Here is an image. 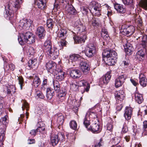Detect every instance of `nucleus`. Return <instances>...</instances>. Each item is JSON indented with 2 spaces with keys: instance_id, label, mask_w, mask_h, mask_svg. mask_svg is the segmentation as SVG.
I'll return each instance as SVG.
<instances>
[{
  "instance_id": "obj_33",
  "label": "nucleus",
  "mask_w": 147,
  "mask_h": 147,
  "mask_svg": "<svg viewBox=\"0 0 147 147\" xmlns=\"http://www.w3.org/2000/svg\"><path fill=\"white\" fill-rule=\"evenodd\" d=\"M101 9V7H100L95 9H94L90 10V11L92 13V14L93 16H94V15L95 16L99 17L101 15L100 13Z\"/></svg>"
},
{
  "instance_id": "obj_25",
  "label": "nucleus",
  "mask_w": 147,
  "mask_h": 147,
  "mask_svg": "<svg viewBox=\"0 0 147 147\" xmlns=\"http://www.w3.org/2000/svg\"><path fill=\"white\" fill-rule=\"evenodd\" d=\"M46 67L47 69L55 70L56 68V64L53 61L50 60L46 63Z\"/></svg>"
},
{
  "instance_id": "obj_48",
  "label": "nucleus",
  "mask_w": 147,
  "mask_h": 147,
  "mask_svg": "<svg viewBox=\"0 0 147 147\" xmlns=\"http://www.w3.org/2000/svg\"><path fill=\"white\" fill-rule=\"evenodd\" d=\"M36 95L38 96V97L40 98L43 99L44 98L45 96L39 90L36 91Z\"/></svg>"
},
{
  "instance_id": "obj_17",
  "label": "nucleus",
  "mask_w": 147,
  "mask_h": 147,
  "mask_svg": "<svg viewBox=\"0 0 147 147\" xmlns=\"http://www.w3.org/2000/svg\"><path fill=\"white\" fill-rule=\"evenodd\" d=\"M114 7L118 13H123L126 11L125 6L122 4L115 3L114 5Z\"/></svg>"
},
{
  "instance_id": "obj_41",
  "label": "nucleus",
  "mask_w": 147,
  "mask_h": 147,
  "mask_svg": "<svg viewBox=\"0 0 147 147\" xmlns=\"http://www.w3.org/2000/svg\"><path fill=\"white\" fill-rule=\"evenodd\" d=\"M8 118V116L7 115H5L3 117H2L0 119V122L1 123H2L5 126L8 123V120H7V118Z\"/></svg>"
},
{
  "instance_id": "obj_51",
  "label": "nucleus",
  "mask_w": 147,
  "mask_h": 147,
  "mask_svg": "<svg viewBox=\"0 0 147 147\" xmlns=\"http://www.w3.org/2000/svg\"><path fill=\"white\" fill-rule=\"evenodd\" d=\"M26 21V27H30L31 26L33 22L32 21L29 19H27Z\"/></svg>"
},
{
  "instance_id": "obj_52",
  "label": "nucleus",
  "mask_w": 147,
  "mask_h": 147,
  "mask_svg": "<svg viewBox=\"0 0 147 147\" xmlns=\"http://www.w3.org/2000/svg\"><path fill=\"white\" fill-rule=\"evenodd\" d=\"M79 31L80 32H82L85 31L86 30V28L85 26L83 25H80V26L79 27Z\"/></svg>"
},
{
  "instance_id": "obj_29",
  "label": "nucleus",
  "mask_w": 147,
  "mask_h": 147,
  "mask_svg": "<svg viewBox=\"0 0 147 147\" xmlns=\"http://www.w3.org/2000/svg\"><path fill=\"white\" fill-rule=\"evenodd\" d=\"M54 95V91L53 89L50 88H48L46 90V96L48 99L50 100L52 98Z\"/></svg>"
},
{
  "instance_id": "obj_40",
  "label": "nucleus",
  "mask_w": 147,
  "mask_h": 147,
  "mask_svg": "<svg viewBox=\"0 0 147 147\" xmlns=\"http://www.w3.org/2000/svg\"><path fill=\"white\" fill-rule=\"evenodd\" d=\"M69 125L70 128L74 130L77 129V124L75 121L74 120L71 121L69 123Z\"/></svg>"
},
{
  "instance_id": "obj_15",
  "label": "nucleus",
  "mask_w": 147,
  "mask_h": 147,
  "mask_svg": "<svg viewBox=\"0 0 147 147\" xmlns=\"http://www.w3.org/2000/svg\"><path fill=\"white\" fill-rule=\"evenodd\" d=\"M45 33L46 31L45 28L42 26L38 27L36 31V35L40 39H42L44 38Z\"/></svg>"
},
{
  "instance_id": "obj_34",
  "label": "nucleus",
  "mask_w": 147,
  "mask_h": 147,
  "mask_svg": "<svg viewBox=\"0 0 147 147\" xmlns=\"http://www.w3.org/2000/svg\"><path fill=\"white\" fill-rule=\"evenodd\" d=\"M130 45L129 43H127L124 45L125 47V51L127 55H130L131 54L132 52L131 47L129 45Z\"/></svg>"
},
{
  "instance_id": "obj_56",
  "label": "nucleus",
  "mask_w": 147,
  "mask_h": 147,
  "mask_svg": "<svg viewBox=\"0 0 147 147\" xmlns=\"http://www.w3.org/2000/svg\"><path fill=\"white\" fill-rule=\"evenodd\" d=\"M70 85L71 88L73 90H75L77 88V84H76L73 82H71L70 83Z\"/></svg>"
},
{
  "instance_id": "obj_16",
  "label": "nucleus",
  "mask_w": 147,
  "mask_h": 147,
  "mask_svg": "<svg viewBox=\"0 0 147 147\" xmlns=\"http://www.w3.org/2000/svg\"><path fill=\"white\" fill-rule=\"evenodd\" d=\"M135 29L132 25L128 26L126 28L123 29L122 31L124 35H132L134 32Z\"/></svg>"
},
{
  "instance_id": "obj_43",
  "label": "nucleus",
  "mask_w": 147,
  "mask_h": 147,
  "mask_svg": "<svg viewBox=\"0 0 147 147\" xmlns=\"http://www.w3.org/2000/svg\"><path fill=\"white\" fill-rule=\"evenodd\" d=\"M21 102L22 103V110H23L24 108H26V111H28L29 108L28 104L26 102V100H22Z\"/></svg>"
},
{
  "instance_id": "obj_4",
  "label": "nucleus",
  "mask_w": 147,
  "mask_h": 147,
  "mask_svg": "<svg viewBox=\"0 0 147 147\" xmlns=\"http://www.w3.org/2000/svg\"><path fill=\"white\" fill-rule=\"evenodd\" d=\"M20 44L23 45L24 42L31 44L35 42V37L33 34L30 32H25L22 33L18 38Z\"/></svg>"
},
{
  "instance_id": "obj_58",
  "label": "nucleus",
  "mask_w": 147,
  "mask_h": 147,
  "mask_svg": "<svg viewBox=\"0 0 147 147\" xmlns=\"http://www.w3.org/2000/svg\"><path fill=\"white\" fill-rule=\"evenodd\" d=\"M143 130L146 131H147V121H145L143 122Z\"/></svg>"
},
{
  "instance_id": "obj_37",
  "label": "nucleus",
  "mask_w": 147,
  "mask_h": 147,
  "mask_svg": "<svg viewBox=\"0 0 147 147\" xmlns=\"http://www.w3.org/2000/svg\"><path fill=\"white\" fill-rule=\"evenodd\" d=\"M37 64L36 59H34L29 60L28 62V66L30 68H33L34 66Z\"/></svg>"
},
{
  "instance_id": "obj_24",
  "label": "nucleus",
  "mask_w": 147,
  "mask_h": 147,
  "mask_svg": "<svg viewBox=\"0 0 147 147\" xmlns=\"http://www.w3.org/2000/svg\"><path fill=\"white\" fill-rule=\"evenodd\" d=\"M139 83L143 87H145L147 85V79L145 75L143 74H141L139 76Z\"/></svg>"
},
{
  "instance_id": "obj_38",
  "label": "nucleus",
  "mask_w": 147,
  "mask_h": 147,
  "mask_svg": "<svg viewBox=\"0 0 147 147\" xmlns=\"http://www.w3.org/2000/svg\"><path fill=\"white\" fill-rule=\"evenodd\" d=\"M53 86L55 90L57 92H58L60 89V84L57 81H54L53 82Z\"/></svg>"
},
{
  "instance_id": "obj_53",
  "label": "nucleus",
  "mask_w": 147,
  "mask_h": 147,
  "mask_svg": "<svg viewBox=\"0 0 147 147\" xmlns=\"http://www.w3.org/2000/svg\"><path fill=\"white\" fill-rule=\"evenodd\" d=\"M38 132V129H33L31 130L30 132V134L32 136H35L36 133Z\"/></svg>"
},
{
  "instance_id": "obj_31",
  "label": "nucleus",
  "mask_w": 147,
  "mask_h": 147,
  "mask_svg": "<svg viewBox=\"0 0 147 147\" xmlns=\"http://www.w3.org/2000/svg\"><path fill=\"white\" fill-rule=\"evenodd\" d=\"M65 73L60 70L57 75L56 79L57 81H61L63 80L65 77Z\"/></svg>"
},
{
  "instance_id": "obj_54",
  "label": "nucleus",
  "mask_w": 147,
  "mask_h": 147,
  "mask_svg": "<svg viewBox=\"0 0 147 147\" xmlns=\"http://www.w3.org/2000/svg\"><path fill=\"white\" fill-rule=\"evenodd\" d=\"M67 42L64 39H62L59 42V45L62 47L66 45L67 44Z\"/></svg>"
},
{
  "instance_id": "obj_21",
  "label": "nucleus",
  "mask_w": 147,
  "mask_h": 147,
  "mask_svg": "<svg viewBox=\"0 0 147 147\" xmlns=\"http://www.w3.org/2000/svg\"><path fill=\"white\" fill-rule=\"evenodd\" d=\"M46 1L45 0H36L35 3L38 7L41 9H44L46 7Z\"/></svg>"
},
{
  "instance_id": "obj_62",
  "label": "nucleus",
  "mask_w": 147,
  "mask_h": 147,
  "mask_svg": "<svg viewBox=\"0 0 147 147\" xmlns=\"http://www.w3.org/2000/svg\"><path fill=\"white\" fill-rule=\"evenodd\" d=\"M9 70H11L12 71H13L15 68V65L13 63H11L9 64Z\"/></svg>"
},
{
  "instance_id": "obj_39",
  "label": "nucleus",
  "mask_w": 147,
  "mask_h": 147,
  "mask_svg": "<svg viewBox=\"0 0 147 147\" xmlns=\"http://www.w3.org/2000/svg\"><path fill=\"white\" fill-rule=\"evenodd\" d=\"M40 84V80L39 78L37 76L35 77L33 82V84L34 86L37 88Z\"/></svg>"
},
{
  "instance_id": "obj_19",
  "label": "nucleus",
  "mask_w": 147,
  "mask_h": 147,
  "mask_svg": "<svg viewBox=\"0 0 147 147\" xmlns=\"http://www.w3.org/2000/svg\"><path fill=\"white\" fill-rule=\"evenodd\" d=\"M79 86H83L84 90L88 92L89 90L90 86L89 84L84 80L79 81L78 82Z\"/></svg>"
},
{
  "instance_id": "obj_45",
  "label": "nucleus",
  "mask_w": 147,
  "mask_h": 147,
  "mask_svg": "<svg viewBox=\"0 0 147 147\" xmlns=\"http://www.w3.org/2000/svg\"><path fill=\"white\" fill-rule=\"evenodd\" d=\"M147 38V36L146 35L144 36H143V38L144 39H145L146 40ZM146 40H143L142 41V43L140 44V47H142V49H146Z\"/></svg>"
},
{
  "instance_id": "obj_5",
  "label": "nucleus",
  "mask_w": 147,
  "mask_h": 147,
  "mask_svg": "<svg viewBox=\"0 0 147 147\" xmlns=\"http://www.w3.org/2000/svg\"><path fill=\"white\" fill-rule=\"evenodd\" d=\"M64 138V134L61 132L53 134L51 137V142L53 146H55L56 145L60 140H63Z\"/></svg>"
},
{
  "instance_id": "obj_7",
  "label": "nucleus",
  "mask_w": 147,
  "mask_h": 147,
  "mask_svg": "<svg viewBox=\"0 0 147 147\" xmlns=\"http://www.w3.org/2000/svg\"><path fill=\"white\" fill-rule=\"evenodd\" d=\"M80 68L85 74H87L90 70V67L88 63L85 60H81L80 63Z\"/></svg>"
},
{
  "instance_id": "obj_36",
  "label": "nucleus",
  "mask_w": 147,
  "mask_h": 147,
  "mask_svg": "<svg viewBox=\"0 0 147 147\" xmlns=\"http://www.w3.org/2000/svg\"><path fill=\"white\" fill-rule=\"evenodd\" d=\"M101 36L104 39L106 38H107L108 39L109 38V35L108 34L107 30L104 28H102V29Z\"/></svg>"
},
{
  "instance_id": "obj_20",
  "label": "nucleus",
  "mask_w": 147,
  "mask_h": 147,
  "mask_svg": "<svg viewBox=\"0 0 147 147\" xmlns=\"http://www.w3.org/2000/svg\"><path fill=\"white\" fill-rule=\"evenodd\" d=\"M70 76L74 78H78L81 75V73L80 70L78 69H73L70 72Z\"/></svg>"
},
{
  "instance_id": "obj_50",
  "label": "nucleus",
  "mask_w": 147,
  "mask_h": 147,
  "mask_svg": "<svg viewBox=\"0 0 147 147\" xmlns=\"http://www.w3.org/2000/svg\"><path fill=\"white\" fill-rule=\"evenodd\" d=\"M28 52L30 55H34L35 52V50L33 47H30L29 49Z\"/></svg>"
},
{
  "instance_id": "obj_32",
  "label": "nucleus",
  "mask_w": 147,
  "mask_h": 147,
  "mask_svg": "<svg viewBox=\"0 0 147 147\" xmlns=\"http://www.w3.org/2000/svg\"><path fill=\"white\" fill-rule=\"evenodd\" d=\"M90 10H92V9H95L99 7H101L100 5L98 3V2L94 1H93L91 2L90 4Z\"/></svg>"
},
{
  "instance_id": "obj_6",
  "label": "nucleus",
  "mask_w": 147,
  "mask_h": 147,
  "mask_svg": "<svg viewBox=\"0 0 147 147\" xmlns=\"http://www.w3.org/2000/svg\"><path fill=\"white\" fill-rule=\"evenodd\" d=\"M96 52V47L95 45L92 44H90L86 51L85 53L86 55L89 57L93 56Z\"/></svg>"
},
{
  "instance_id": "obj_10",
  "label": "nucleus",
  "mask_w": 147,
  "mask_h": 147,
  "mask_svg": "<svg viewBox=\"0 0 147 147\" xmlns=\"http://www.w3.org/2000/svg\"><path fill=\"white\" fill-rule=\"evenodd\" d=\"M111 72L109 71L105 75L100 78L99 83L102 85H106L109 82L111 78Z\"/></svg>"
},
{
  "instance_id": "obj_23",
  "label": "nucleus",
  "mask_w": 147,
  "mask_h": 147,
  "mask_svg": "<svg viewBox=\"0 0 147 147\" xmlns=\"http://www.w3.org/2000/svg\"><path fill=\"white\" fill-rule=\"evenodd\" d=\"M81 57L79 55L74 54L70 55L68 60L69 62L72 63L75 62L78 60H81Z\"/></svg>"
},
{
  "instance_id": "obj_26",
  "label": "nucleus",
  "mask_w": 147,
  "mask_h": 147,
  "mask_svg": "<svg viewBox=\"0 0 147 147\" xmlns=\"http://www.w3.org/2000/svg\"><path fill=\"white\" fill-rule=\"evenodd\" d=\"M86 37V36L84 35L83 37H82L81 36H75L73 37V38L75 43L79 44L84 42Z\"/></svg>"
},
{
  "instance_id": "obj_35",
  "label": "nucleus",
  "mask_w": 147,
  "mask_h": 147,
  "mask_svg": "<svg viewBox=\"0 0 147 147\" xmlns=\"http://www.w3.org/2000/svg\"><path fill=\"white\" fill-rule=\"evenodd\" d=\"M55 22L52 19H48L47 21V27L52 30L55 24Z\"/></svg>"
},
{
  "instance_id": "obj_59",
  "label": "nucleus",
  "mask_w": 147,
  "mask_h": 147,
  "mask_svg": "<svg viewBox=\"0 0 147 147\" xmlns=\"http://www.w3.org/2000/svg\"><path fill=\"white\" fill-rule=\"evenodd\" d=\"M113 128V125L111 124H108L107 125V129L108 130L111 131Z\"/></svg>"
},
{
  "instance_id": "obj_64",
  "label": "nucleus",
  "mask_w": 147,
  "mask_h": 147,
  "mask_svg": "<svg viewBox=\"0 0 147 147\" xmlns=\"http://www.w3.org/2000/svg\"><path fill=\"white\" fill-rule=\"evenodd\" d=\"M28 143L29 144H31L35 143V141L34 139H29L28 140Z\"/></svg>"
},
{
  "instance_id": "obj_44",
  "label": "nucleus",
  "mask_w": 147,
  "mask_h": 147,
  "mask_svg": "<svg viewBox=\"0 0 147 147\" xmlns=\"http://www.w3.org/2000/svg\"><path fill=\"white\" fill-rule=\"evenodd\" d=\"M17 77V79L18 80L19 84L20 85V89L22 90V87L24 86V84L23 79L22 76H18Z\"/></svg>"
},
{
  "instance_id": "obj_30",
  "label": "nucleus",
  "mask_w": 147,
  "mask_h": 147,
  "mask_svg": "<svg viewBox=\"0 0 147 147\" xmlns=\"http://www.w3.org/2000/svg\"><path fill=\"white\" fill-rule=\"evenodd\" d=\"M67 31L66 29L61 28L59 31L58 36L59 38H66L67 37Z\"/></svg>"
},
{
  "instance_id": "obj_57",
  "label": "nucleus",
  "mask_w": 147,
  "mask_h": 147,
  "mask_svg": "<svg viewBox=\"0 0 147 147\" xmlns=\"http://www.w3.org/2000/svg\"><path fill=\"white\" fill-rule=\"evenodd\" d=\"M123 3L125 4L129 5L132 4L133 2V0H124Z\"/></svg>"
},
{
  "instance_id": "obj_2",
  "label": "nucleus",
  "mask_w": 147,
  "mask_h": 147,
  "mask_svg": "<svg viewBox=\"0 0 147 147\" xmlns=\"http://www.w3.org/2000/svg\"><path fill=\"white\" fill-rule=\"evenodd\" d=\"M97 118V115L96 113L93 112H88L86 115L84 121V124L87 129H91L94 132H96L97 133H99L101 131L100 128V126L96 123L92 124V126H88L90 124L91 119H96Z\"/></svg>"
},
{
  "instance_id": "obj_60",
  "label": "nucleus",
  "mask_w": 147,
  "mask_h": 147,
  "mask_svg": "<svg viewBox=\"0 0 147 147\" xmlns=\"http://www.w3.org/2000/svg\"><path fill=\"white\" fill-rule=\"evenodd\" d=\"M5 134L4 132L0 133V142L3 141L4 140Z\"/></svg>"
},
{
  "instance_id": "obj_13",
  "label": "nucleus",
  "mask_w": 147,
  "mask_h": 147,
  "mask_svg": "<svg viewBox=\"0 0 147 147\" xmlns=\"http://www.w3.org/2000/svg\"><path fill=\"white\" fill-rule=\"evenodd\" d=\"M133 109L130 107H126L125 110L124 116L127 120L130 119L132 115Z\"/></svg>"
},
{
  "instance_id": "obj_63",
  "label": "nucleus",
  "mask_w": 147,
  "mask_h": 147,
  "mask_svg": "<svg viewBox=\"0 0 147 147\" xmlns=\"http://www.w3.org/2000/svg\"><path fill=\"white\" fill-rule=\"evenodd\" d=\"M123 107L122 105L121 104H119L117 106L116 109L117 111H120L121 110Z\"/></svg>"
},
{
  "instance_id": "obj_28",
  "label": "nucleus",
  "mask_w": 147,
  "mask_h": 147,
  "mask_svg": "<svg viewBox=\"0 0 147 147\" xmlns=\"http://www.w3.org/2000/svg\"><path fill=\"white\" fill-rule=\"evenodd\" d=\"M146 49H142L139 50L137 53L136 57L138 59L141 58L143 57L145 55L146 52Z\"/></svg>"
},
{
  "instance_id": "obj_3",
  "label": "nucleus",
  "mask_w": 147,
  "mask_h": 147,
  "mask_svg": "<svg viewBox=\"0 0 147 147\" xmlns=\"http://www.w3.org/2000/svg\"><path fill=\"white\" fill-rule=\"evenodd\" d=\"M102 55L105 62L109 66L114 65L117 58V53L112 50H105L102 53Z\"/></svg>"
},
{
  "instance_id": "obj_61",
  "label": "nucleus",
  "mask_w": 147,
  "mask_h": 147,
  "mask_svg": "<svg viewBox=\"0 0 147 147\" xmlns=\"http://www.w3.org/2000/svg\"><path fill=\"white\" fill-rule=\"evenodd\" d=\"M128 131L127 127L126 126H123L122 128V132L123 133H125Z\"/></svg>"
},
{
  "instance_id": "obj_27",
  "label": "nucleus",
  "mask_w": 147,
  "mask_h": 147,
  "mask_svg": "<svg viewBox=\"0 0 147 147\" xmlns=\"http://www.w3.org/2000/svg\"><path fill=\"white\" fill-rule=\"evenodd\" d=\"M135 99L136 102L139 104L142 103L144 99L142 95L138 92H136L135 94Z\"/></svg>"
},
{
  "instance_id": "obj_22",
  "label": "nucleus",
  "mask_w": 147,
  "mask_h": 147,
  "mask_svg": "<svg viewBox=\"0 0 147 147\" xmlns=\"http://www.w3.org/2000/svg\"><path fill=\"white\" fill-rule=\"evenodd\" d=\"M44 46L45 50L46 53L49 52V50L53 48L52 47L51 42L49 40H47L45 41L44 44Z\"/></svg>"
},
{
  "instance_id": "obj_49",
  "label": "nucleus",
  "mask_w": 147,
  "mask_h": 147,
  "mask_svg": "<svg viewBox=\"0 0 147 147\" xmlns=\"http://www.w3.org/2000/svg\"><path fill=\"white\" fill-rule=\"evenodd\" d=\"M64 117L61 114H59L57 118V121L59 123L62 124L63 121Z\"/></svg>"
},
{
  "instance_id": "obj_12",
  "label": "nucleus",
  "mask_w": 147,
  "mask_h": 147,
  "mask_svg": "<svg viewBox=\"0 0 147 147\" xmlns=\"http://www.w3.org/2000/svg\"><path fill=\"white\" fill-rule=\"evenodd\" d=\"M126 78L125 75H122L119 76L115 81V86L116 88H118L121 86L125 81Z\"/></svg>"
},
{
  "instance_id": "obj_46",
  "label": "nucleus",
  "mask_w": 147,
  "mask_h": 147,
  "mask_svg": "<svg viewBox=\"0 0 147 147\" xmlns=\"http://www.w3.org/2000/svg\"><path fill=\"white\" fill-rule=\"evenodd\" d=\"M40 126H38L37 128L38 129V131L41 132L42 131H43L45 130V125L42 122H40L39 123Z\"/></svg>"
},
{
  "instance_id": "obj_42",
  "label": "nucleus",
  "mask_w": 147,
  "mask_h": 147,
  "mask_svg": "<svg viewBox=\"0 0 147 147\" xmlns=\"http://www.w3.org/2000/svg\"><path fill=\"white\" fill-rule=\"evenodd\" d=\"M140 5L144 9H147V0H141L140 2Z\"/></svg>"
},
{
  "instance_id": "obj_8",
  "label": "nucleus",
  "mask_w": 147,
  "mask_h": 147,
  "mask_svg": "<svg viewBox=\"0 0 147 147\" xmlns=\"http://www.w3.org/2000/svg\"><path fill=\"white\" fill-rule=\"evenodd\" d=\"M89 24L93 27H97L100 24V21L98 18H96L94 16L90 15L88 16Z\"/></svg>"
},
{
  "instance_id": "obj_14",
  "label": "nucleus",
  "mask_w": 147,
  "mask_h": 147,
  "mask_svg": "<svg viewBox=\"0 0 147 147\" xmlns=\"http://www.w3.org/2000/svg\"><path fill=\"white\" fill-rule=\"evenodd\" d=\"M115 96L116 99L118 100V103H121V101L125 97V94L124 91L122 90H120L116 92L115 93Z\"/></svg>"
},
{
  "instance_id": "obj_47",
  "label": "nucleus",
  "mask_w": 147,
  "mask_h": 147,
  "mask_svg": "<svg viewBox=\"0 0 147 147\" xmlns=\"http://www.w3.org/2000/svg\"><path fill=\"white\" fill-rule=\"evenodd\" d=\"M104 145V142L102 139L101 138L99 142L95 144L94 147H102Z\"/></svg>"
},
{
  "instance_id": "obj_18",
  "label": "nucleus",
  "mask_w": 147,
  "mask_h": 147,
  "mask_svg": "<svg viewBox=\"0 0 147 147\" xmlns=\"http://www.w3.org/2000/svg\"><path fill=\"white\" fill-rule=\"evenodd\" d=\"M58 92L59 99H60V98H62L61 100H60V101L62 102L65 99V96L67 94V90L65 87H62L61 89H60Z\"/></svg>"
},
{
  "instance_id": "obj_9",
  "label": "nucleus",
  "mask_w": 147,
  "mask_h": 147,
  "mask_svg": "<svg viewBox=\"0 0 147 147\" xmlns=\"http://www.w3.org/2000/svg\"><path fill=\"white\" fill-rule=\"evenodd\" d=\"M46 53L50 56L51 59L53 60L57 58L59 54V50L54 47L49 50V52Z\"/></svg>"
},
{
  "instance_id": "obj_55",
  "label": "nucleus",
  "mask_w": 147,
  "mask_h": 147,
  "mask_svg": "<svg viewBox=\"0 0 147 147\" xmlns=\"http://www.w3.org/2000/svg\"><path fill=\"white\" fill-rule=\"evenodd\" d=\"M26 21L24 20H21L20 23V26L23 27L24 26H26Z\"/></svg>"
},
{
  "instance_id": "obj_1",
  "label": "nucleus",
  "mask_w": 147,
  "mask_h": 147,
  "mask_svg": "<svg viewBox=\"0 0 147 147\" xmlns=\"http://www.w3.org/2000/svg\"><path fill=\"white\" fill-rule=\"evenodd\" d=\"M23 0H10L5 7V13L4 15L5 18L9 19L13 16V13L16 12L20 7Z\"/></svg>"
},
{
  "instance_id": "obj_11",
  "label": "nucleus",
  "mask_w": 147,
  "mask_h": 147,
  "mask_svg": "<svg viewBox=\"0 0 147 147\" xmlns=\"http://www.w3.org/2000/svg\"><path fill=\"white\" fill-rule=\"evenodd\" d=\"M65 11L68 16L71 17L74 14L76 13V11L74 7L71 5L68 4L66 7Z\"/></svg>"
}]
</instances>
